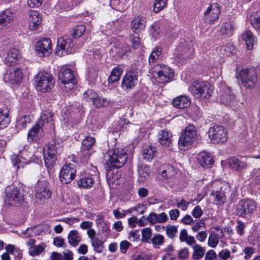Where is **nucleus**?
<instances>
[{"instance_id": "1", "label": "nucleus", "mask_w": 260, "mask_h": 260, "mask_svg": "<svg viewBox=\"0 0 260 260\" xmlns=\"http://www.w3.org/2000/svg\"><path fill=\"white\" fill-rule=\"evenodd\" d=\"M108 165L117 168H121L126 163L127 155L123 149H114L109 151L105 156Z\"/></svg>"}, {"instance_id": "2", "label": "nucleus", "mask_w": 260, "mask_h": 260, "mask_svg": "<svg viewBox=\"0 0 260 260\" xmlns=\"http://www.w3.org/2000/svg\"><path fill=\"white\" fill-rule=\"evenodd\" d=\"M53 77L47 72H40L35 77V84L37 90L45 92L50 90L54 86Z\"/></svg>"}, {"instance_id": "3", "label": "nucleus", "mask_w": 260, "mask_h": 260, "mask_svg": "<svg viewBox=\"0 0 260 260\" xmlns=\"http://www.w3.org/2000/svg\"><path fill=\"white\" fill-rule=\"evenodd\" d=\"M192 94L197 98H209L212 93V86L207 81H196L190 88Z\"/></svg>"}, {"instance_id": "4", "label": "nucleus", "mask_w": 260, "mask_h": 260, "mask_svg": "<svg viewBox=\"0 0 260 260\" xmlns=\"http://www.w3.org/2000/svg\"><path fill=\"white\" fill-rule=\"evenodd\" d=\"M256 203L250 199L240 200L236 206V213L239 217L247 218L256 211Z\"/></svg>"}, {"instance_id": "5", "label": "nucleus", "mask_w": 260, "mask_h": 260, "mask_svg": "<svg viewBox=\"0 0 260 260\" xmlns=\"http://www.w3.org/2000/svg\"><path fill=\"white\" fill-rule=\"evenodd\" d=\"M239 78L243 86L247 89H252L257 82V73L254 69H243L239 72L238 78Z\"/></svg>"}, {"instance_id": "6", "label": "nucleus", "mask_w": 260, "mask_h": 260, "mask_svg": "<svg viewBox=\"0 0 260 260\" xmlns=\"http://www.w3.org/2000/svg\"><path fill=\"white\" fill-rule=\"evenodd\" d=\"M192 46V43L189 40L181 41L176 48V61L184 63L193 54L194 50Z\"/></svg>"}, {"instance_id": "7", "label": "nucleus", "mask_w": 260, "mask_h": 260, "mask_svg": "<svg viewBox=\"0 0 260 260\" xmlns=\"http://www.w3.org/2000/svg\"><path fill=\"white\" fill-rule=\"evenodd\" d=\"M197 138V131L193 125L186 127L179 140V145L181 149H185L191 146Z\"/></svg>"}, {"instance_id": "8", "label": "nucleus", "mask_w": 260, "mask_h": 260, "mask_svg": "<svg viewBox=\"0 0 260 260\" xmlns=\"http://www.w3.org/2000/svg\"><path fill=\"white\" fill-rule=\"evenodd\" d=\"M153 76L162 83L169 82L174 76L173 71L164 64H156L153 69Z\"/></svg>"}, {"instance_id": "9", "label": "nucleus", "mask_w": 260, "mask_h": 260, "mask_svg": "<svg viewBox=\"0 0 260 260\" xmlns=\"http://www.w3.org/2000/svg\"><path fill=\"white\" fill-rule=\"evenodd\" d=\"M75 51L74 44L71 39L67 36L58 39L55 49V53L59 56L72 54Z\"/></svg>"}, {"instance_id": "10", "label": "nucleus", "mask_w": 260, "mask_h": 260, "mask_svg": "<svg viewBox=\"0 0 260 260\" xmlns=\"http://www.w3.org/2000/svg\"><path fill=\"white\" fill-rule=\"evenodd\" d=\"M208 136L213 143H224L228 139V131L222 126L214 125L209 129Z\"/></svg>"}, {"instance_id": "11", "label": "nucleus", "mask_w": 260, "mask_h": 260, "mask_svg": "<svg viewBox=\"0 0 260 260\" xmlns=\"http://www.w3.org/2000/svg\"><path fill=\"white\" fill-rule=\"evenodd\" d=\"M59 80L63 84V88L66 91L72 90L77 84L76 76L70 69H66L58 75Z\"/></svg>"}, {"instance_id": "12", "label": "nucleus", "mask_w": 260, "mask_h": 260, "mask_svg": "<svg viewBox=\"0 0 260 260\" xmlns=\"http://www.w3.org/2000/svg\"><path fill=\"white\" fill-rule=\"evenodd\" d=\"M139 72L136 69H131L123 76L121 87L125 91H129L134 89L138 83Z\"/></svg>"}, {"instance_id": "13", "label": "nucleus", "mask_w": 260, "mask_h": 260, "mask_svg": "<svg viewBox=\"0 0 260 260\" xmlns=\"http://www.w3.org/2000/svg\"><path fill=\"white\" fill-rule=\"evenodd\" d=\"M57 148L54 144H49L43 149V157L45 166L51 168L57 160Z\"/></svg>"}, {"instance_id": "14", "label": "nucleus", "mask_w": 260, "mask_h": 260, "mask_svg": "<svg viewBox=\"0 0 260 260\" xmlns=\"http://www.w3.org/2000/svg\"><path fill=\"white\" fill-rule=\"evenodd\" d=\"M220 11L219 4L216 3L210 4L204 13V21L209 24L214 23L218 19Z\"/></svg>"}, {"instance_id": "15", "label": "nucleus", "mask_w": 260, "mask_h": 260, "mask_svg": "<svg viewBox=\"0 0 260 260\" xmlns=\"http://www.w3.org/2000/svg\"><path fill=\"white\" fill-rule=\"evenodd\" d=\"M76 170L71 164L64 165L59 172V180L62 184L70 183L76 177Z\"/></svg>"}, {"instance_id": "16", "label": "nucleus", "mask_w": 260, "mask_h": 260, "mask_svg": "<svg viewBox=\"0 0 260 260\" xmlns=\"http://www.w3.org/2000/svg\"><path fill=\"white\" fill-rule=\"evenodd\" d=\"M51 51V41L49 38H43L36 44V53L41 57L49 56Z\"/></svg>"}, {"instance_id": "17", "label": "nucleus", "mask_w": 260, "mask_h": 260, "mask_svg": "<svg viewBox=\"0 0 260 260\" xmlns=\"http://www.w3.org/2000/svg\"><path fill=\"white\" fill-rule=\"evenodd\" d=\"M22 77V70L16 68L12 71H7L4 75V80L6 82L18 84L21 82Z\"/></svg>"}, {"instance_id": "18", "label": "nucleus", "mask_w": 260, "mask_h": 260, "mask_svg": "<svg viewBox=\"0 0 260 260\" xmlns=\"http://www.w3.org/2000/svg\"><path fill=\"white\" fill-rule=\"evenodd\" d=\"M6 197L11 205L21 204L24 200L22 190L18 187L11 188L10 190L7 192Z\"/></svg>"}, {"instance_id": "19", "label": "nucleus", "mask_w": 260, "mask_h": 260, "mask_svg": "<svg viewBox=\"0 0 260 260\" xmlns=\"http://www.w3.org/2000/svg\"><path fill=\"white\" fill-rule=\"evenodd\" d=\"M36 191L35 197L40 203H44L51 196L50 190L42 182L38 183L36 187Z\"/></svg>"}, {"instance_id": "20", "label": "nucleus", "mask_w": 260, "mask_h": 260, "mask_svg": "<svg viewBox=\"0 0 260 260\" xmlns=\"http://www.w3.org/2000/svg\"><path fill=\"white\" fill-rule=\"evenodd\" d=\"M28 21L29 28L34 30H37L41 24L42 16L38 11L30 10L28 12Z\"/></svg>"}, {"instance_id": "21", "label": "nucleus", "mask_w": 260, "mask_h": 260, "mask_svg": "<svg viewBox=\"0 0 260 260\" xmlns=\"http://www.w3.org/2000/svg\"><path fill=\"white\" fill-rule=\"evenodd\" d=\"M146 22L145 17L141 15L135 17L131 22V27L132 30L135 33L142 31L145 28Z\"/></svg>"}, {"instance_id": "22", "label": "nucleus", "mask_w": 260, "mask_h": 260, "mask_svg": "<svg viewBox=\"0 0 260 260\" xmlns=\"http://www.w3.org/2000/svg\"><path fill=\"white\" fill-rule=\"evenodd\" d=\"M15 15L10 9H7L2 11L0 14V27H8L14 20Z\"/></svg>"}, {"instance_id": "23", "label": "nucleus", "mask_w": 260, "mask_h": 260, "mask_svg": "<svg viewBox=\"0 0 260 260\" xmlns=\"http://www.w3.org/2000/svg\"><path fill=\"white\" fill-rule=\"evenodd\" d=\"M214 229L215 231L211 232L208 240V246L212 248L216 247L219 243V239L224 236V233L220 228L216 227Z\"/></svg>"}, {"instance_id": "24", "label": "nucleus", "mask_w": 260, "mask_h": 260, "mask_svg": "<svg viewBox=\"0 0 260 260\" xmlns=\"http://www.w3.org/2000/svg\"><path fill=\"white\" fill-rule=\"evenodd\" d=\"M197 159L199 164L204 168L211 167L214 162L212 155L205 151L199 153Z\"/></svg>"}, {"instance_id": "25", "label": "nucleus", "mask_w": 260, "mask_h": 260, "mask_svg": "<svg viewBox=\"0 0 260 260\" xmlns=\"http://www.w3.org/2000/svg\"><path fill=\"white\" fill-rule=\"evenodd\" d=\"M94 174H90V176H85L81 178L78 181L77 184L79 187L84 189H88L92 186L94 183V175H96L97 172L96 168L93 167Z\"/></svg>"}, {"instance_id": "26", "label": "nucleus", "mask_w": 260, "mask_h": 260, "mask_svg": "<svg viewBox=\"0 0 260 260\" xmlns=\"http://www.w3.org/2000/svg\"><path fill=\"white\" fill-rule=\"evenodd\" d=\"M20 58L19 51L15 48H12L8 51L7 57L5 59V62L8 66H14Z\"/></svg>"}, {"instance_id": "27", "label": "nucleus", "mask_w": 260, "mask_h": 260, "mask_svg": "<svg viewBox=\"0 0 260 260\" xmlns=\"http://www.w3.org/2000/svg\"><path fill=\"white\" fill-rule=\"evenodd\" d=\"M43 125L38 122L28 132L27 138L29 140L37 141L39 139L43 134Z\"/></svg>"}, {"instance_id": "28", "label": "nucleus", "mask_w": 260, "mask_h": 260, "mask_svg": "<svg viewBox=\"0 0 260 260\" xmlns=\"http://www.w3.org/2000/svg\"><path fill=\"white\" fill-rule=\"evenodd\" d=\"M172 104L174 107L177 108L184 109L190 106V101L188 96L180 95L173 100Z\"/></svg>"}, {"instance_id": "29", "label": "nucleus", "mask_w": 260, "mask_h": 260, "mask_svg": "<svg viewBox=\"0 0 260 260\" xmlns=\"http://www.w3.org/2000/svg\"><path fill=\"white\" fill-rule=\"evenodd\" d=\"M229 164L231 168L238 171L244 170L247 168V165L245 161L236 157L230 158Z\"/></svg>"}, {"instance_id": "30", "label": "nucleus", "mask_w": 260, "mask_h": 260, "mask_svg": "<svg viewBox=\"0 0 260 260\" xmlns=\"http://www.w3.org/2000/svg\"><path fill=\"white\" fill-rule=\"evenodd\" d=\"M241 39L245 41L248 49L251 50L256 42L255 38L249 30L244 31L241 36Z\"/></svg>"}, {"instance_id": "31", "label": "nucleus", "mask_w": 260, "mask_h": 260, "mask_svg": "<svg viewBox=\"0 0 260 260\" xmlns=\"http://www.w3.org/2000/svg\"><path fill=\"white\" fill-rule=\"evenodd\" d=\"M223 89V91L220 96V101L225 105L230 104L235 99L234 95L229 87L224 86Z\"/></svg>"}, {"instance_id": "32", "label": "nucleus", "mask_w": 260, "mask_h": 260, "mask_svg": "<svg viewBox=\"0 0 260 260\" xmlns=\"http://www.w3.org/2000/svg\"><path fill=\"white\" fill-rule=\"evenodd\" d=\"M172 134L167 129H164L161 131L158 135V141L160 144L169 146L171 143Z\"/></svg>"}, {"instance_id": "33", "label": "nucleus", "mask_w": 260, "mask_h": 260, "mask_svg": "<svg viewBox=\"0 0 260 260\" xmlns=\"http://www.w3.org/2000/svg\"><path fill=\"white\" fill-rule=\"evenodd\" d=\"M81 236L76 230L71 231L68 236L69 243L72 246L76 247L81 242Z\"/></svg>"}, {"instance_id": "34", "label": "nucleus", "mask_w": 260, "mask_h": 260, "mask_svg": "<svg viewBox=\"0 0 260 260\" xmlns=\"http://www.w3.org/2000/svg\"><path fill=\"white\" fill-rule=\"evenodd\" d=\"M10 122L8 111L5 107L0 108V129H3L8 125Z\"/></svg>"}, {"instance_id": "35", "label": "nucleus", "mask_w": 260, "mask_h": 260, "mask_svg": "<svg viewBox=\"0 0 260 260\" xmlns=\"http://www.w3.org/2000/svg\"><path fill=\"white\" fill-rule=\"evenodd\" d=\"M53 118V113H51L49 110H45L42 112L40 116V119L38 122L43 126L45 123L51 122Z\"/></svg>"}, {"instance_id": "36", "label": "nucleus", "mask_w": 260, "mask_h": 260, "mask_svg": "<svg viewBox=\"0 0 260 260\" xmlns=\"http://www.w3.org/2000/svg\"><path fill=\"white\" fill-rule=\"evenodd\" d=\"M221 35L227 37L232 36L234 34V26L231 22L224 23L222 24L220 30Z\"/></svg>"}, {"instance_id": "37", "label": "nucleus", "mask_w": 260, "mask_h": 260, "mask_svg": "<svg viewBox=\"0 0 260 260\" xmlns=\"http://www.w3.org/2000/svg\"><path fill=\"white\" fill-rule=\"evenodd\" d=\"M123 72V70L119 67H115L112 71L110 76L108 78L109 83H112L118 81Z\"/></svg>"}, {"instance_id": "38", "label": "nucleus", "mask_w": 260, "mask_h": 260, "mask_svg": "<svg viewBox=\"0 0 260 260\" xmlns=\"http://www.w3.org/2000/svg\"><path fill=\"white\" fill-rule=\"evenodd\" d=\"M249 19L251 25L256 30H260V10L253 13Z\"/></svg>"}, {"instance_id": "39", "label": "nucleus", "mask_w": 260, "mask_h": 260, "mask_svg": "<svg viewBox=\"0 0 260 260\" xmlns=\"http://www.w3.org/2000/svg\"><path fill=\"white\" fill-rule=\"evenodd\" d=\"M160 175L164 178H170L175 174V169L169 165H164L161 169Z\"/></svg>"}, {"instance_id": "40", "label": "nucleus", "mask_w": 260, "mask_h": 260, "mask_svg": "<svg viewBox=\"0 0 260 260\" xmlns=\"http://www.w3.org/2000/svg\"><path fill=\"white\" fill-rule=\"evenodd\" d=\"M42 232L40 225H37L33 227L28 228L23 232V234L26 237H34L39 235Z\"/></svg>"}, {"instance_id": "41", "label": "nucleus", "mask_w": 260, "mask_h": 260, "mask_svg": "<svg viewBox=\"0 0 260 260\" xmlns=\"http://www.w3.org/2000/svg\"><path fill=\"white\" fill-rule=\"evenodd\" d=\"M46 245L44 243L42 242L38 245H35L28 249V253L29 255L32 256L39 255L43 252L45 248Z\"/></svg>"}, {"instance_id": "42", "label": "nucleus", "mask_w": 260, "mask_h": 260, "mask_svg": "<svg viewBox=\"0 0 260 260\" xmlns=\"http://www.w3.org/2000/svg\"><path fill=\"white\" fill-rule=\"evenodd\" d=\"M138 173L139 175L138 180L140 182H144L149 177V168L146 166L142 165L138 168Z\"/></svg>"}, {"instance_id": "43", "label": "nucleus", "mask_w": 260, "mask_h": 260, "mask_svg": "<svg viewBox=\"0 0 260 260\" xmlns=\"http://www.w3.org/2000/svg\"><path fill=\"white\" fill-rule=\"evenodd\" d=\"M111 101L107 98H103L101 96H96L93 101V104L96 108H101L106 107L110 105Z\"/></svg>"}, {"instance_id": "44", "label": "nucleus", "mask_w": 260, "mask_h": 260, "mask_svg": "<svg viewBox=\"0 0 260 260\" xmlns=\"http://www.w3.org/2000/svg\"><path fill=\"white\" fill-rule=\"evenodd\" d=\"M193 252L192 256L193 259H200L203 257L205 252V250L203 249L200 245L195 244L193 246Z\"/></svg>"}, {"instance_id": "45", "label": "nucleus", "mask_w": 260, "mask_h": 260, "mask_svg": "<svg viewBox=\"0 0 260 260\" xmlns=\"http://www.w3.org/2000/svg\"><path fill=\"white\" fill-rule=\"evenodd\" d=\"M162 48L159 46L154 47L149 57V63H153L156 62L158 57L160 55Z\"/></svg>"}, {"instance_id": "46", "label": "nucleus", "mask_w": 260, "mask_h": 260, "mask_svg": "<svg viewBox=\"0 0 260 260\" xmlns=\"http://www.w3.org/2000/svg\"><path fill=\"white\" fill-rule=\"evenodd\" d=\"M155 152V148L152 146H150L145 148L143 152V159L149 161L154 157Z\"/></svg>"}, {"instance_id": "47", "label": "nucleus", "mask_w": 260, "mask_h": 260, "mask_svg": "<svg viewBox=\"0 0 260 260\" xmlns=\"http://www.w3.org/2000/svg\"><path fill=\"white\" fill-rule=\"evenodd\" d=\"M93 250L98 253H102L104 249V242L98 238L90 241Z\"/></svg>"}, {"instance_id": "48", "label": "nucleus", "mask_w": 260, "mask_h": 260, "mask_svg": "<svg viewBox=\"0 0 260 260\" xmlns=\"http://www.w3.org/2000/svg\"><path fill=\"white\" fill-rule=\"evenodd\" d=\"M95 142L94 138L86 136L82 141L81 149L89 150Z\"/></svg>"}, {"instance_id": "49", "label": "nucleus", "mask_w": 260, "mask_h": 260, "mask_svg": "<svg viewBox=\"0 0 260 260\" xmlns=\"http://www.w3.org/2000/svg\"><path fill=\"white\" fill-rule=\"evenodd\" d=\"M167 1L165 0H154L153 3V11L155 13H158L165 7L167 5Z\"/></svg>"}, {"instance_id": "50", "label": "nucleus", "mask_w": 260, "mask_h": 260, "mask_svg": "<svg viewBox=\"0 0 260 260\" xmlns=\"http://www.w3.org/2000/svg\"><path fill=\"white\" fill-rule=\"evenodd\" d=\"M6 250L9 254H11L16 257H20L22 255L20 250L13 245L9 244L6 247Z\"/></svg>"}, {"instance_id": "51", "label": "nucleus", "mask_w": 260, "mask_h": 260, "mask_svg": "<svg viewBox=\"0 0 260 260\" xmlns=\"http://www.w3.org/2000/svg\"><path fill=\"white\" fill-rule=\"evenodd\" d=\"M151 241L154 247L158 248L159 246L164 244V237L160 234H156L152 238Z\"/></svg>"}, {"instance_id": "52", "label": "nucleus", "mask_w": 260, "mask_h": 260, "mask_svg": "<svg viewBox=\"0 0 260 260\" xmlns=\"http://www.w3.org/2000/svg\"><path fill=\"white\" fill-rule=\"evenodd\" d=\"M234 51V47L230 43H227L225 45L222 46L221 48V52L223 54L226 56H230L233 54Z\"/></svg>"}, {"instance_id": "53", "label": "nucleus", "mask_w": 260, "mask_h": 260, "mask_svg": "<svg viewBox=\"0 0 260 260\" xmlns=\"http://www.w3.org/2000/svg\"><path fill=\"white\" fill-rule=\"evenodd\" d=\"M211 194H213V192H212ZM225 200V193L223 191H217L215 194L214 202H216L217 205H222L224 203Z\"/></svg>"}, {"instance_id": "54", "label": "nucleus", "mask_w": 260, "mask_h": 260, "mask_svg": "<svg viewBox=\"0 0 260 260\" xmlns=\"http://www.w3.org/2000/svg\"><path fill=\"white\" fill-rule=\"evenodd\" d=\"M142 241L147 243L152 236V231L149 228H146L142 230Z\"/></svg>"}, {"instance_id": "55", "label": "nucleus", "mask_w": 260, "mask_h": 260, "mask_svg": "<svg viewBox=\"0 0 260 260\" xmlns=\"http://www.w3.org/2000/svg\"><path fill=\"white\" fill-rule=\"evenodd\" d=\"M85 31V26L84 25H80L75 27L73 30V36L74 38L80 37Z\"/></svg>"}, {"instance_id": "56", "label": "nucleus", "mask_w": 260, "mask_h": 260, "mask_svg": "<svg viewBox=\"0 0 260 260\" xmlns=\"http://www.w3.org/2000/svg\"><path fill=\"white\" fill-rule=\"evenodd\" d=\"M30 121V119L29 116L24 115L17 120V126L20 128H25L27 124L29 123Z\"/></svg>"}, {"instance_id": "57", "label": "nucleus", "mask_w": 260, "mask_h": 260, "mask_svg": "<svg viewBox=\"0 0 260 260\" xmlns=\"http://www.w3.org/2000/svg\"><path fill=\"white\" fill-rule=\"evenodd\" d=\"M252 182L254 185H260V170L254 169L251 172Z\"/></svg>"}, {"instance_id": "58", "label": "nucleus", "mask_w": 260, "mask_h": 260, "mask_svg": "<svg viewBox=\"0 0 260 260\" xmlns=\"http://www.w3.org/2000/svg\"><path fill=\"white\" fill-rule=\"evenodd\" d=\"M83 98L87 101H92L96 97V93L91 89L87 90L83 95Z\"/></svg>"}, {"instance_id": "59", "label": "nucleus", "mask_w": 260, "mask_h": 260, "mask_svg": "<svg viewBox=\"0 0 260 260\" xmlns=\"http://www.w3.org/2000/svg\"><path fill=\"white\" fill-rule=\"evenodd\" d=\"M160 31L159 26L157 23H154L151 25L150 32L153 37L156 38Z\"/></svg>"}, {"instance_id": "60", "label": "nucleus", "mask_w": 260, "mask_h": 260, "mask_svg": "<svg viewBox=\"0 0 260 260\" xmlns=\"http://www.w3.org/2000/svg\"><path fill=\"white\" fill-rule=\"evenodd\" d=\"M177 231V228L175 225H168L166 227V234L170 238H173Z\"/></svg>"}, {"instance_id": "61", "label": "nucleus", "mask_w": 260, "mask_h": 260, "mask_svg": "<svg viewBox=\"0 0 260 260\" xmlns=\"http://www.w3.org/2000/svg\"><path fill=\"white\" fill-rule=\"evenodd\" d=\"M140 235L137 230L131 231L128 234L127 239L132 242H137L140 240Z\"/></svg>"}, {"instance_id": "62", "label": "nucleus", "mask_w": 260, "mask_h": 260, "mask_svg": "<svg viewBox=\"0 0 260 260\" xmlns=\"http://www.w3.org/2000/svg\"><path fill=\"white\" fill-rule=\"evenodd\" d=\"M237 225L235 227L236 230L238 234H239L240 236H242L244 235V230L245 228V225L244 223L241 220L237 221Z\"/></svg>"}, {"instance_id": "63", "label": "nucleus", "mask_w": 260, "mask_h": 260, "mask_svg": "<svg viewBox=\"0 0 260 260\" xmlns=\"http://www.w3.org/2000/svg\"><path fill=\"white\" fill-rule=\"evenodd\" d=\"M230 256V252L227 249L222 250L218 254V256L220 258L219 260H227Z\"/></svg>"}, {"instance_id": "64", "label": "nucleus", "mask_w": 260, "mask_h": 260, "mask_svg": "<svg viewBox=\"0 0 260 260\" xmlns=\"http://www.w3.org/2000/svg\"><path fill=\"white\" fill-rule=\"evenodd\" d=\"M53 244L58 247H66L64 239L61 237H57L53 239Z\"/></svg>"}]
</instances>
